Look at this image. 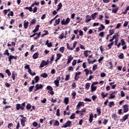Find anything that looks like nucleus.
Masks as SVG:
<instances>
[{
    "mask_svg": "<svg viewBox=\"0 0 129 129\" xmlns=\"http://www.w3.org/2000/svg\"><path fill=\"white\" fill-rule=\"evenodd\" d=\"M58 38L60 40H62V39L64 38V33H62L61 34L59 35Z\"/></svg>",
    "mask_w": 129,
    "mask_h": 129,
    "instance_id": "60",
    "label": "nucleus"
},
{
    "mask_svg": "<svg viewBox=\"0 0 129 129\" xmlns=\"http://www.w3.org/2000/svg\"><path fill=\"white\" fill-rule=\"evenodd\" d=\"M65 104L67 105L69 103V97H66L64 99V100H63Z\"/></svg>",
    "mask_w": 129,
    "mask_h": 129,
    "instance_id": "24",
    "label": "nucleus"
},
{
    "mask_svg": "<svg viewBox=\"0 0 129 129\" xmlns=\"http://www.w3.org/2000/svg\"><path fill=\"white\" fill-rule=\"evenodd\" d=\"M45 45H47V47H48L49 48H51V47H52V42L49 43V40H47Z\"/></svg>",
    "mask_w": 129,
    "mask_h": 129,
    "instance_id": "19",
    "label": "nucleus"
},
{
    "mask_svg": "<svg viewBox=\"0 0 129 129\" xmlns=\"http://www.w3.org/2000/svg\"><path fill=\"white\" fill-rule=\"evenodd\" d=\"M5 73L8 74V76H11V75H12V73H11V71H10V70L9 69L6 70Z\"/></svg>",
    "mask_w": 129,
    "mask_h": 129,
    "instance_id": "35",
    "label": "nucleus"
},
{
    "mask_svg": "<svg viewBox=\"0 0 129 129\" xmlns=\"http://www.w3.org/2000/svg\"><path fill=\"white\" fill-rule=\"evenodd\" d=\"M97 68H98L97 65L94 64V65L93 66V68H92L93 71H95V70H96V69H97Z\"/></svg>",
    "mask_w": 129,
    "mask_h": 129,
    "instance_id": "58",
    "label": "nucleus"
},
{
    "mask_svg": "<svg viewBox=\"0 0 129 129\" xmlns=\"http://www.w3.org/2000/svg\"><path fill=\"white\" fill-rule=\"evenodd\" d=\"M114 44V42H111L110 44L107 45V47L109 48V49H111V47L113 46V44Z\"/></svg>",
    "mask_w": 129,
    "mask_h": 129,
    "instance_id": "36",
    "label": "nucleus"
},
{
    "mask_svg": "<svg viewBox=\"0 0 129 129\" xmlns=\"http://www.w3.org/2000/svg\"><path fill=\"white\" fill-rule=\"evenodd\" d=\"M109 67V69H112V68L113 67V65L112 64V62H111V61H109L108 62V64H107V67Z\"/></svg>",
    "mask_w": 129,
    "mask_h": 129,
    "instance_id": "23",
    "label": "nucleus"
},
{
    "mask_svg": "<svg viewBox=\"0 0 129 129\" xmlns=\"http://www.w3.org/2000/svg\"><path fill=\"white\" fill-rule=\"evenodd\" d=\"M97 87H94L93 86L91 85V90L92 92H93V91H95L96 90Z\"/></svg>",
    "mask_w": 129,
    "mask_h": 129,
    "instance_id": "39",
    "label": "nucleus"
},
{
    "mask_svg": "<svg viewBox=\"0 0 129 129\" xmlns=\"http://www.w3.org/2000/svg\"><path fill=\"white\" fill-rule=\"evenodd\" d=\"M123 57H124V55H123V53H121L120 55H119L118 56V58L119 59H123Z\"/></svg>",
    "mask_w": 129,
    "mask_h": 129,
    "instance_id": "61",
    "label": "nucleus"
},
{
    "mask_svg": "<svg viewBox=\"0 0 129 129\" xmlns=\"http://www.w3.org/2000/svg\"><path fill=\"white\" fill-rule=\"evenodd\" d=\"M84 112H86V109H82L81 111H80V114L81 115V116H82V115H85V113Z\"/></svg>",
    "mask_w": 129,
    "mask_h": 129,
    "instance_id": "11",
    "label": "nucleus"
},
{
    "mask_svg": "<svg viewBox=\"0 0 129 129\" xmlns=\"http://www.w3.org/2000/svg\"><path fill=\"white\" fill-rule=\"evenodd\" d=\"M120 43H121V46H124V45H125V41H124V39H121Z\"/></svg>",
    "mask_w": 129,
    "mask_h": 129,
    "instance_id": "40",
    "label": "nucleus"
},
{
    "mask_svg": "<svg viewBox=\"0 0 129 129\" xmlns=\"http://www.w3.org/2000/svg\"><path fill=\"white\" fill-rule=\"evenodd\" d=\"M114 105H115L114 102L113 101L110 102L108 104L109 107H112V106H114Z\"/></svg>",
    "mask_w": 129,
    "mask_h": 129,
    "instance_id": "31",
    "label": "nucleus"
},
{
    "mask_svg": "<svg viewBox=\"0 0 129 129\" xmlns=\"http://www.w3.org/2000/svg\"><path fill=\"white\" fill-rule=\"evenodd\" d=\"M84 105H85V103L84 102L79 101L76 106V109H80V107L84 106Z\"/></svg>",
    "mask_w": 129,
    "mask_h": 129,
    "instance_id": "5",
    "label": "nucleus"
},
{
    "mask_svg": "<svg viewBox=\"0 0 129 129\" xmlns=\"http://www.w3.org/2000/svg\"><path fill=\"white\" fill-rule=\"evenodd\" d=\"M46 89L47 90H49V91H53V88H52L51 87V86H47V87H46Z\"/></svg>",
    "mask_w": 129,
    "mask_h": 129,
    "instance_id": "46",
    "label": "nucleus"
},
{
    "mask_svg": "<svg viewBox=\"0 0 129 129\" xmlns=\"http://www.w3.org/2000/svg\"><path fill=\"white\" fill-rule=\"evenodd\" d=\"M26 107L27 110H29L30 108H32V105H31V104L28 103Z\"/></svg>",
    "mask_w": 129,
    "mask_h": 129,
    "instance_id": "34",
    "label": "nucleus"
},
{
    "mask_svg": "<svg viewBox=\"0 0 129 129\" xmlns=\"http://www.w3.org/2000/svg\"><path fill=\"white\" fill-rule=\"evenodd\" d=\"M117 41H118V39H116L115 40V46H117V48H119V47H120L121 43L120 42H119L118 44H117Z\"/></svg>",
    "mask_w": 129,
    "mask_h": 129,
    "instance_id": "14",
    "label": "nucleus"
},
{
    "mask_svg": "<svg viewBox=\"0 0 129 129\" xmlns=\"http://www.w3.org/2000/svg\"><path fill=\"white\" fill-rule=\"evenodd\" d=\"M76 64H77V60L76 59H74L73 61L72 65L73 66H75Z\"/></svg>",
    "mask_w": 129,
    "mask_h": 129,
    "instance_id": "59",
    "label": "nucleus"
},
{
    "mask_svg": "<svg viewBox=\"0 0 129 129\" xmlns=\"http://www.w3.org/2000/svg\"><path fill=\"white\" fill-rule=\"evenodd\" d=\"M119 37V35H118V33H116L114 34V35H113L112 37L114 38V39H115L117 37Z\"/></svg>",
    "mask_w": 129,
    "mask_h": 129,
    "instance_id": "47",
    "label": "nucleus"
},
{
    "mask_svg": "<svg viewBox=\"0 0 129 129\" xmlns=\"http://www.w3.org/2000/svg\"><path fill=\"white\" fill-rule=\"evenodd\" d=\"M104 32H101L99 33V36H100V37H101V38H103V37H104Z\"/></svg>",
    "mask_w": 129,
    "mask_h": 129,
    "instance_id": "54",
    "label": "nucleus"
},
{
    "mask_svg": "<svg viewBox=\"0 0 129 129\" xmlns=\"http://www.w3.org/2000/svg\"><path fill=\"white\" fill-rule=\"evenodd\" d=\"M64 49H65V47H64L63 46L60 47L59 48L60 52H61V53H64Z\"/></svg>",
    "mask_w": 129,
    "mask_h": 129,
    "instance_id": "48",
    "label": "nucleus"
},
{
    "mask_svg": "<svg viewBox=\"0 0 129 129\" xmlns=\"http://www.w3.org/2000/svg\"><path fill=\"white\" fill-rule=\"evenodd\" d=\"M34 80L35 81V83H38L39 82V81H40V77H39V76H36L34 78Z\"/></svg>",
    "mask_w": 129,
    "mask_h": 129,
    "instance_id": "27",
    "label": "nucleus"
},
{
    "mask_svg": "<svg viewBox=\"0 0 129 129\" xmlns=\"http://www.w3.org/2000/svg\"><path fill=\"white\" fill-rule=\"evenodd\" d=\"M123 112H127L128 111V105L125 104L123 106Z\"/></svg>",
    "mask_w": 129,
    "mask_h": 129,
    "instance_id": "9",
    "label": "nucleus"
},
{
    "mask_svg": "<svg viewBox=\"0 0 129 129\" xmlns=\"http://www.w3.org/2000/svg\"><path fill=\"white\" fill-rule=\"evenodd\" d=\"M114 34V29H110L109 30V36H112Z\"/></svg>",
    "mask_w": 129,
    "mask_h": 129,
    "instance_id": "25",
    "label": "nucleus"
},
{
    "mask_svg": "<svg viewBox=\"0 0 129 129\" xmlns=\"http://www.w3.org/2000/svg\"><path fill=\"white\" fill-rule=\"evenodd\" d=\"M62 3H59L57 6V9L56 10V12H59V11H60V10H61V9H62Z\"/></svg>",
    "mask_w": 129,
    "mask_h": 129,
    "instance_id": "16",
    "label": "nucleus"
},
{
    "mask_svg": "<svg viewBox=\"0 0 129 129\" xmlns=\"http://www.w3.org/2000/svg\"><path fill=\"white\" fill-rule=\"evenodd\" d=\"M48 64H49V62H46L45 60H42V62L40 63L39 68H43L44 66H47Z\"/></svg>",
    "mask_w": 129,
    "mask_h": 129,
    "instance_id": "6",
    "label": "nucleus"
},
{
    "mask_svg": "<svg viewBox=\"0 0 129 129\" xmlns=\"http://www.w3.org/2000/svg\"><path fill=\"white\" fill-rule=\"evenodd\" d=\"M44 87V85L42 84H37L35 85V89L34 90V92H36V91H37V90H39V89H42Z\"/></svg>",
    "mask_w": 129,
    "mask_h": 129,
    "instance_id": "3",
    "label": "nucleus"
},
{
    "mask_svg": "<svg viewBox=\"0 0 129 129\" xmlns=\"http://www.w3.org/2000/svg\"><path fill=\"white\" fill-rule=\"evenodd\" d=\"M76 20L77 21H78L77 23H78V24H79V23H80V22H81V21L82 20V18H80V17H77L76 18Z\"/></svg>",
    "mask_w": 129,
    "mask_h": 129,
    "instance_id": "41",
    "label": "nucleus"
},
{
    "mask_svg": "<svg viewBox=\"0 0 129 129\" xmlns=\"http://www.w3.org/2000/svg\"><path fill=\"white\" fill-rule=\"evenodd\" d=\"M85 88L86 89H89V88H90V84L89 83H87L86 84V86H85Z\"/></svg>",
    "mask_w": 129,
    "mask_h": 129,
    "instance_id": "43",
    "label": "nucleus"
},
{
    "mask_svg": "<svg viewBox=\"0 0 129 129\" xmlns=\"http://www.w3.org/2000/svg\"><path fill=\"white\" fill-rule=\"evenodd\" d=\"M70 75H67L66 76L65 81H68V80L70 79Z\"/></svg>",
    "mask_w": 129,
    "mask_h": 129,
    "instance_id": "56",
    "label": "nucleus"
},
{
    "mask_svg": "<svg viewBox=\"0 0 129 129\" xmlns=\"http://www.w3.org/2000/svg\"><path fill=\"white\" fill-rule=\"evenodd\" d=\"M28 27H29V22H26V21H25L24 22V29H28Z\"/></svg>",
    "mask_w": 129,
    "mask_h": 129,
    "instance_id": "15",
    "label": "nucleus"
},
{
    "mask_svg": "<svg viewBox=\"0 0 129 129\" xmlns=\"http://www.w3.org/2000/svg\"><path fill=\"white\" fill-rule=\"evenodd\" d=\"M76 92L75 91H73L72 93V99H75V98H76Z\"/></svg>",
    "mask_w": 129,
    "mask_h": 129,
    "instance_id": "30",
    "label": "nucleus"
},
{
    "mask_svg": "<svg viewBox=\"0 0 129 129\" xmlns=\"http://www.w3.org/2000/svg\"><path fill=\"white\" fill-rule=\"evenodd\" d=\"M62 57V54L61 53H57L56 54V59H58V60Z\"/></svg>",
    "mask_w": 129,
    "mask_h": 129,
    "instance_id": "49",
    "label": "nucleus"
},
{
    "mask_svg": "<svg viewBox=\"0 0 129 129\" xmlns=\"http://www.w3.org/2000/svg\"><path fill=\"white\" fill-rule=\"evenodd\" d=\"M35 88V86H31L29 88V92H32L33 91V90Z\"/></svg>",
    "mask_w": 129,
    "mask_h": 129,
    "instance_id": "44",
    "label": "nucleus"
},
{
    "mask_svg": "<svg viewBox=\"0 0 129 129\" xmlns=\"http://www.w3.org/2000/svg\"><path fill=\"white\" fill-rule=\"evenodd\" d=\"M12 78L13 80H15L16 79V75H15V72H13Z\"/></svg>",
    "mask_w": 129,
    "mask_h": 129,
    "instance_id": "55",
    "label": "nucleus"
},
{
    "mask_svg": "<svg viewBox=\"0 0 129 129\" xmlns=\"http://www.w3.org/2000/svg\"><path fill=\"white\" fill-rule=\"evenodd\" d=\"M84 72H86V76H88V74H89V70L88 69H86L84 70Z\"/></svg>",
    "mask_w": 129,
    "mask_h": 129,
    "instance_id": "50",
    "label": "nucleus"
},
{
    "mask_svg": "<svg viewBox=\"0 0 129 129\" xmlns=\"http://www.w3.org/2000/svg\"><path fill=\"white\" fill-rule=\"evenodd\" d=\"M70 18H67V19L66 20V25H68V24H69V23H70Z\"/></svg>",
    "mask_w": 129,
    "mask_h": 129,
    "instance_id": "51",
    "label": "nucleus"
},
{
    "mask_svg": "<svg viewBox=\"0 0 129 129\" xmlns=\"http://www.w3.org/2000/svg\"><path fill=\"white\" fill-rule=\"evenodd\" d=\"M88 18H89V15H87L86 16V19L85 20V23H86V24H87V23H89V22H90V21H91V18H90L89 19H88Z\"/></svg>",
    "mask_w": 129,
    "mask_h": 129,
    "instance_id": "22",
    "label": "nucleus"
},
{
    "mask_svg": "<svg viewBox=\"0 0 129 129\" xmlns=\"http://www.w3.org/2000/svg\"><path fill=\"white\" fill-rule=\"evenodd\" d=\"M117 11H118V8L116 7L114 9H112V13H113L114 14H116V13H117Z\"/></svg>",
    "mask_w": 129,
    "mask_h": 129,
    "instance_id": "32",
    "label": "nucleus"
},
{
    "mask_svg": "<svg viewBox=\"0 0 129 129\" xmlns=\"http://www.w3.org/2000/svg\"><path fill=\"white\" fill-rule=\"evenodd\" d=\"M39 28H40V25H36L35 29L32 32L36 33V32H38V31H39Z\"/></svg>",
    "mask_w": 129,
    "mask_h": 129,
    "instance_id": "18",
    "label": "nucleus"
},
{
    "mask_svg": "<svg viewBox=\"0 0 129 129\" xmlns=\"http://www.w3.org/2000/svg\"><path fill=\"white\" fill-rule=\"evenodd\" d=\"M100 76L102 78L105 77L106 76V74L104 73H101L100 74Z\"/></svg>",
    "mask_w": 129,
    "mask_h": 129,
    "instance_id": "63",
    "label": "nucleus"
},
{
    "mask_svg": "<svg viewBox=\"0 0 129 129\" xmlns=\"http://www.w3.org/2000/svg\"><path fill=\"white\" fill-rule=\"evenodd\" d=\"M60 18H58V19L55 20V24L54 25V26H55L59 25V24H60Z\"/></svg>",
    "mask_w": 129,
    "mask_h": 129,
    "instance_id": "26",
    "label": "nucleus"
},
{
    "mask_svg": "<svg viewBox=\"0 0 129 129\" xmlns=\"http://www.w3.org/2000/svg\"><path fill=\"white\" fill-rule=\"evenodd\" d=\"M105 29V26H104L103 24L100 25V27L98 28L99 32H101L103 30Z\"/></svg>",
    "mask_w": 129,
    "mask_h": 129,
    "instance_id": "13",
    "label": "nucleus"
},
{
    "mask_svg": "<svg viewBox=\"0 0 129 129\" xmlns=\"http://www.w3.org/2000/svg\"><path fill=\"white\" fill-rule=\"evenodd\" d=\"M98 15V13L97 12H95V13L91 15L92 19H93V20H95V18H96V15Z\"/></svg>",
    "mask_w": 129,
    "mask_h": 129,
    "instance_id": "28",
    "label": "nucleus"
},
{
    "mask_svg": "<svg viewBox=\"0 0 129 129\" xmlns=\"http://www.w3.org/2000/svg\"><path fill=\"white\" fill-rule=\"evenodd\" d=\"M75 115H76L75 113H73L71 115V116L70 117V118L71 119H74V118H75Z\"/></svg>",
    "mask_w": 129,
    "mask_h": 129,
    "instance_id": "42",
    "label": "nucleus"
},
{
    "mask_svg": "<svg viewBox=\"0 0 129 129\" xmlns=\"http://www.w3.org/2000/svg\"><path fill=\"white\" fill-rule=\"evenodd\" d=\"M24 10H28L29 12H33V8H31V6L30 7L24 8Z\"/></svg>",
    "mask_w": 129,
    "mask_h": 129,
    "instance_id": "38",
    "label": "nucleus"
},
{
    "mask_svg": "<svg viewBox=\"0 0 129 129\" xmlns=\"http://www.w3.org/2000/svg\"><path fill=\"white\" fill-rule=\"evenodd\" d=\"M26 106V102H23L22 104H16V109L17 110H25V107Z\"/></svg>",
    "mask_w": 129,
    "mask_h": 129,
    "instance_id": "1",
    "label": "nucleus"
},
{
    "mask_svg": "<svg viewBox=\"0 0 129 129\" xmlns=\"http://www.w3.org/2000/svg\"><path fill=\"white\" fill-rule=\"evenodd\" d=\"M112 118H113L114 120H116V118H117V115L115 113L112 114Z\"/></svg>",
    "mask_w": 129,
    "mask_h": 129,
    "instance_id": "33",
    "label": "nucleus"
},
{
    "mask_svg": "<svg viewBox=\"0 0 129 129\" xmlns=\"http://www.w3.org/2000/svg\"><path fill=\"white\" fill-rule=\"evenodd\" d=\"M56 115L57 116H60V109H57L56 110Z\"/></svg>",
    "mask_w": 129,
    "mask_h": 129,
    "instance_id": "53",
    "label": "nucleus"
},
{
    "mask_svg": "<svg viewBox=\"0 0 129 129\" xmlns=\"http://www.w3.org/2000/svg\"><path fill=\"white\" fill-rule=\"evenodd\" d=\"M71 126V121L68 120L61 126L62 128L70 127Z\"/></svg>",
    "mask_w": 129,
    "mask_h": 129,
    "instance_id": "4",
    "label": "nucleus"
},
{
    "mask_svg": "<svg viewBox=\"0 0 129 129\" xmlns=\"http://www.w3.org/2000/svg\"><path fill=\"white\" fill-rule=\"evenodd\" d=\"M20 117H22V118L21 120V124L23 126H25V123L26 121H27V117H24L23 115H20Z\"/></svg>",
    "mask_w": 129,
    "mask_h": 129,
    "instance_id": "2",
    "label": "nucleus"
},
{
    "mask_svg": "<svg viewBox=\"0 0 129 129\" xmlns=\"http://www.w3.org/2000/svg\"><path fill=\"white\" fill-rule=\"evenodd\" d=\"M8 59H9V61H10V63H12V60H13V59H14V55H8Z\"/></svg>",
    "mask_w": 129,
    "mask_h": 129,
    "instance_id": "21",
    "label": "nucleus"
},
{
    "mask_svg": "<svg viewBox=\"0 0 129 129\" xmlns=\"http://www.w3.org/2000/svg\"><path fill=\"white\" fill-rule=\"evenodd\" d=\"M67 49H68V50H71V51H72L73 49V47L72 48L71 47H70L69 43H67Z\"/></svg>",
    "mask_w": 129,
    "mask_h": 129,
    "instance_id": "45",
    "label": "nucleus"
},
{
    "mask_svg": "<svg viewBox=\"0 0 129 129\" xmlns=\"http://www.w3.org/2000/svg\"><path fill=\"white\" fill-rule=\"evenodd\" d=\"M39 57V52H35L32 56L33 59H37Z\"/></svg>",
    "mask_w": 129,
    "mask_h": 129,
    "instance_id": "17",
    "label": "nucleus"
},
{
    "mask_svg": "<svg viewBox=\"0 0 129 129\" xmlns=\"http://www.w3.org/2000/svg\"><path fill=\"white\" fill-rule=\"evenodd\" d=\"M4 55H7V56H10V53L9 52V49H7L5 50Z\"/></svg>",
    "mask_w": 129,
    "mask_h": 129,
    "instance_id": "57",
    "label": "nucleus"
},
{
    "mask_svg": "<svg viewBox=\"0 0 129 129\" xmlns=\"http://www.w3.org/2000/svg\"><path fill=\"white\" fill-rule=\"evenodd\" d=\"M60 124V123H59V121L58 120H55L54 125L55 126H59V125Z\"/></svg>",
    "mask_w": 129,
    "mask_h": 129,
    "instance_id": "52",
    "label": "nucleus"
},
{
    "mask_svg": "<svg viewBox=\"0 0 129 129\" xmlns=\"http://www.w3.org/2000/svg\"><path fill=\"white\" fill-rule=\"evenodd\" d=\"M73 59V57H72V55H70L68 58L67 64H70V63H71V61H72Z\"/></svg>",
    "mask_w": 129,
    "mask_h": 129,
    "instance_id": "12",
    "label": "nucleus"
},
{
    "mask_svg": "<svg viewBox=\"0 0 129 129\" xmlns=\"http://www.w3.org/2000/svg\"><path fill=\"white\" fill-rule=\"evenodd\" d=\"M115 98V95H113V94H110V96L109 97V99H113V98Z\"/></svg>",
    "mask_w": 129,
    "mask_h": 129,
    "instance_id": "37",
    "label": "nucleus"
},
{
    "mask_svg": "<svg viewBox=\"0 0 129 129\" xmlns=\"http://www.w3.org/2000/svg\"><path fill=\"white\" fill-rule=\"evenodd\" d=\"M96 110L97 112H98V115L99 116L101 114V109H100V107L97 108Z\"/></svg>",
    "mask_w": 129,
    "mask_h": 129,
    "instance_id": "20",
    "label": "nucleus"
},
{
    "mask_svg": "<svg viewBox=\"0 0 129 129\" xmlns=\"http://www.w3.org/2000/svg\"><path fill=\"white\" fill-rule=\"evenodd\" d=\"M69 72H71V71H73V67L70 66L68 69Z\"/></svg>",
    "mask_w": 129,
    "mask_h": 129,
    "instance_id": "64",
    "label": "nucleus"
},
{
    "mask_svg": "<svg viewBox=\"0 0 129 129\" xmlns=\"http://www.w3.org/2000/svg\"><path fill=\"white\" fill-rule=\"evenodd\" d=\"M93 114L92 113L90 114L89 118V121L90 122V123L93 121Z\"/></svg>",
    "mask_w": 129,
    "mask_h": 129,
    "instance_id": "10",
    "label": "nucleus"
},
{
    "mask_svg": "<svg viewBox=\"0 0 129 129\" xmlns=\"http://www.w3.org/2000/svg\"><path fill=\"white\" fill-rule=\"evenodd\" d=\"M126 119H128V114H125L123 116L122 119H120V122H123L124 121H125Z\"/></svg>",
    "mask_w": 129,
    "mask_h": 129,
    "instance_id": "7",
    "label": "nucleus"
},
{
    "mask_svg": "<svg viewBox=\"0 0 129 129\" xmlns=\"http://www.w3.org/2000/svg\"><path fill=\"white\" fill-rule=\"evenodd\" d=\"M40 77H43V78H47L48 77V74H47L46 73H44L40 75Z\"/></svg>",
    "mask_w": 129,
    "mask_h": 129,
    "instance_id": "29",
    "label": "nucleus"
},
{
    "mask_svg": "<svg viewBox=\"0 0 129 129\" xmlns=\"http://www.w3.org/2000/svg\"><path fill=\"white\" fill-rule=\"evenodd\" d=\"M36 19H32L31 22V25H34V24H36Z\"/></svg>",
    "mask_w": 129,
    "mask_h": 129,
    "instance_id": "62",
    "label": "nucleus"
},
{
    "mask_svg": "<svg viewBox=\"0 0 129 129\" xmlns=\"http://www.w3.org/2000/svg\"><path fill=\"white\" fill-rule=\"evenodd\" d=\"M60 78H60V77H59L58 78H57L56 79V80H55L54 81V83L55 86H56V87H59V81L60 80Z\"/></svg>",
    "mask_w": 129,
    "mask_h": 129,
    "instance_id": "8",
    "label": "nucleus"
}]
</instances>
